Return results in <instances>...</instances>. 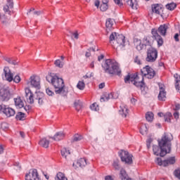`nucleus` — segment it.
Instances as JSON below:
<instances>
[{"instance_id":"43","label":"nucleus","mask_w":180,"mask_h":180,"mask_svg":"<svg viewBox=\"0 0 180 180\" xmlns=\"http://www.w3.org/2000/svg\"><path fill=\"white\" fill-rule=\"evenodd\" d=\"M166 8L168 11H174L176 8V4L175 3H170L166 5Z\"/></svg>"},{"instance_id":"7","label":"nucleus","mask_w":180,"mask_h":180,"mask_svg":"<svg viewBox=\"0 0 180 180\" xmlns=\"http://www.w3.org/2000/svg\"><path fill=\"white\" fill-rule=\"evenodd\" d=\"M11 89L9 86L4 85L3 86H0V101L1 102H8L11 99Z\"/></svg>"},{"instance_id":"20","label":"nucleus","mask_w":180,"mask_h":180,"mask_svg":"<svg viewBox=\"0 0 180 180\" xmlns=\"http://www.w3.org/2000/svg\"><path fill=\"white\" fill-rule=\"evenodd\" d=\"M167 30H168V25L164 24L158 27L157 33H160L162 36H165L167 34Z\"/></svg>"},{"instance_id":"25","label":"nucleus","mask_w":180,"mask_h":180,"mask_svg":"<svg viewBox=\"0 0 180 180\" xmlns=\"http://www.w3.org/2000/svg\"><path fill=\"white\" fill-rule=\"evenodd\" d=\"M4 60L11 65H18L19 64V61L15 59V58L4 57Z\"/></svg>"},{"instance_id":"53","label":"nucleus","mask_w":180,"mask_h":180,"mask_svg":"<svg viewBox=\"0 0 180 180\" xmlns=\"http://www.w3.org/2000/svg\"><path fill=\"white\" fill-rule=\"evenodd\" d=\"M46 93L47 94V95H49V96H53V95H54V92L51 91V89H50L49 88H47L46 89Z\"/></svg>"},{"instance_id":"42","label":"nucleus","mask_w":180,"mask_h":180,"mask_svg":"<svg viewBox=\"0 0 180 180\" xmlns=\"http://www.w3.org/2000/svg\"><path fill=\"white\" fill-rule=\"evenodd\" d=\"M54 65L58 68H63V67H64V63L60 59H57L56 60H55Z\"/></svg>"},{"instance_id":"51","label":"nucleus","mask_w":180,"mask_h":180,"mask_svg":"<svg viewBox=\"0 0 180 180\" xmlns=\"http://www.w3.org/2000/svg\"><path fill=\"white\" fill-rule=\"evenodd\" d=\"M13 81H14V82H15V84H19V82H20L21 79H20V76L19 75H16L15 76V77H13Z\"/></svg>"},{"instance_id":"2","label":"nucleus","mask_w":180,"mask_h":180,"mask_svg":"<svg viewBox=\"0 0 180 180\" xmlns=\"http://www.w3.org/2000/svg\"><path fill=\"white\" fill-rule=\"evenodd\" d=\"M46 81L51 82L55 89V93L62 96L67 95V90H65V85L64 84V80L62 78H59L58 76H53L51 73L46 77Z\"/></svg>"},{"instance_id":"40","label":"nucleus","mask_w":180,"mask_h":180,"mask_svg":"<svg viewBox=\"0 0 180 180\" xmlns=\"http://www.w3.org/2000/svg\"><path fill=\"white\" fill-rule=\"evenodd\" d=\"M146 119L148 122H151L154 119V114L152 112H148L146 115Z\"/></svg>"},{"instance_id":"44","label":"nucleus","mask_w":180,"mask_h":180,"mask_svg":"<svg viewBox=\"0 0 180 180\" xmlns=\"http://www.w3.org/2000/svg\"><path fill=\"white\" fill-rule=\"evenodd\" d=\"M171 117H172V114L171 112H167L164 115L165 122H171Z\"/></svg>"},{"instance_id":"49","label":"nucleus","mask_w":180,"mask_h":180,"mask_svg":"<svg viewBox=\"0 0 180 180\" xmlns=\"http://www.w3.org/2000/svg\"><path fill=\"white\" fill-rule=\"evenodd\" d=\"M1 129L2 130H8V129H9V125L6 122H2L1 126Z\"/></svg>"},{"instance_id":"52","label":"nucleus","mask_w":180,"mask_h":180,"mask_svg":"<svg viewBox=\"0 0 180 180\" xmlns=\"http://www.w3.org/2000/svg\"><path fill=\"white\" fill-rule=\"evenodd\" d=\"M91 51H95V49L94 48H90L87 50V51L86 52V57H91Z\"/></svg>"},{"instance_id":"31","label":"nucleus","mask_w":180,"mask_h":180,"mask_svg":"<svg viewBox=\"0 0 180 180\" xmlns=\"http://www.w3.org/2000/svg\"><path fill=\"white\" fill-rule=\"evenodd\" d=\"M127 4L131 6L132 9H137V0H127Z\"/></svg>"},{"instance_id":"63","label":"nucleus","mask_w":180,"mask_h":180,"mask_svg":"<svg viewBox=\"0 0 180 180\" xmlns=\"http://www.w3.org/2000/svg\"><path fill=\"white\" fill-rule=\"evenodd\" d=\"M73 36L75 37V39H78V37H79L78 32L73 33Z\"/></svg>"},{"instance_id":"13","label":"nucleus","mask_w":180,"mask_h":180,"mask_svg":"<svg viewBox=\"0 0 180 180\" xmlns=\"http://www.w3.org/2000/svg\"><path fill=\"white\" fill-rule=\"evenodd\" d=\"M25 96L27 99V102L30 103V105H33L34 103V94L32 92V90L29 87L25 89Z\"/></svg>"},{"instance_id":"4","label":"nucleus","mask_w":180,"mask_h":180,"mask_svg":"<svg viewBox=\"0 0 180 180\" xmlns=\"http://www.w3.org/2000/svg\"><path fill=\"white\" fill-rule=\"evenodd\" d=\"M103 68H104L105 72L110 74V75H118V77L122 75V70H120V68H119L117 63L115 60L107 59Z\"/></svg>"},{"instance_id":"28","label":"nucleus","mask_w":180,"mask_h":180,"mask_svg":"<svg viewBox=\"0 0 180 180\" xmlns=\"http://www.w3.org/2000/svg\"><path fill=\"white\" fill-rule=\"evenodd\" d=\"M77 165L80 167V168H84V167H86V158H80L77 162Z\"/></svg>"},{"instance_id":"36","label":"nucleus","mask_w":180,"mask_h":180,"mask_svg":"<svg viewBox=\"0 0 180 180\" xmlns=\"http://www.w3.org/2000/svg\"><path fill=\"white\" fill-rule=\"evenodd\" d=\"M77 88L80 91H84V89H85V82H84V80L78 82Z\"/></svg>"},{"instance_id":"32","label":"nucleus","mask_w":180,"mask_h":180,"mask_svg":"<svg viewBox=\"0 0 180 180\" xmlns=\"http://www.w3.org/2000/svg\"><path fill=\"white\" fill-rule=\"evenodd\" d=\"M120 178L122 180H127L129 178V176L127 175V173L126 172V170H124V169H121Z\"/></svg>"},{"instance_id":"60","label":"nucleus","mask_w":180,"mask_h":180,"mask_svg":"<svg viewBox=\"0 0 180 180\" xmlns=\"http://www.w3.org/2000/svg\"><path fill=\"white\" fill-rule=\"evenodd\" d=\"M174 40L175 41H179V34H175Z\"/></svg>"},{"instance_id":"3","label":"nucleus","mask_w":180,"mask_h":180,"mask_svg":"<svg viewBox=\"0 0 180 180\" xmlns=\"http://www.w3.org/2000/svg\"><path fill=\"white\" fill-rule=\"evenodd\" d=\"M174 140V136L171 134L165 133L161 139L158 140V146L162 148V155H167L171 153L172 143L171 141Z\"/></svg>"},{"instance_id":"48","label":"nucleus","mask_w":180,"mask_h":180,"mask_svg":"<svg viewBox=\"0 0 180 180\" xmlns=\"http://www.w3.org/2000/svg\"><path fill=\"white\" fill-rule=\"evenodd\" d=\"M81 105H82L81 101H75V106L76 108V110L78 111L81 109Z\"/></svg>"},{"instance_id":"50","label":"nucleus","mask_w":180,"mask_h":180,"mask_svg":"<svg viewBox=\"0 0 180 180\" xmlns=\"http://www.w3.org/2000/svg\"><path fill=\"white\" fill-rule=\"evenodd\" d=\"M156 163L158 164V165H160V167H164V160L162 161V159H161V158H157Z\"/></svg>"},{"instance_id":"11","label":"nucleus","mask_w":180,"mask_h":180,"mask_svg":"<svg viewBox=\"0 0 180 180\" xmlns=\"http://www.w3.org/2000/svg\"><path fill=\"white\" fill-rule=\"evenodd\" d=\"M30 84L32 88L40 89V77L32 75L30 77Z\"/></svg>"},{"instance_id":"59","label":"nucleus","mask_w":180,"mask_h":180,"mask_svg":"<svg viewBox=\"0 0 180 180\" xmlns=\"http://www.w3.org/2000/svg\"><path fill=\"white\" fill-rule=\"evenodd\" d=\"M41 13H43V11H41L34 12V15H36L37 16H40Z\"/></svg>"},{"instance_id":"10","label":"nucleus","mask_w":180,"mask_h":180,"mask_svg":"<svg viewBox=\"0 0 180 180\" xmlns=\"http://www.w3.org/2000/svg\"><path fill=\"white\" fill-rule=\"evenodd\" d=\"M0 113H4L7 117H12L15 116L16 112L8 105H0Z\"/></svg>"},{"instance_id":"24","label":"nucleus","mask_w":180,"mask_h":180,"mask_svg":"<svg viewBox=\"0 0 180 180\" xmlns=\"http://www.w3.org/2000/svg\"><path fill=\"white\" fill-rule=\"evenodd\" d=\"M153 151L155 155H160V157H165V155H162L161 153H162V148L158 146H153Z\"/></svg>"},{"instance_id":"1","label":"nucleus","mask_w":180,"mask_h":180,"mask_svg":"<svg viewBox=\"0 0 180 180\" xmlns=\"http://www.w3.org/2000/svg\"><path fill=\"white\" fill-rule=\"evenodd\" d=\"M141 75L135 73L134 75H128L124 78L125 84L127 82L133 84L136 88H139L141 91H144L146 83H144V77L148 79H153L155 77V71L149 65H146L141 70Z\"/></svg>"},{"instance_id":"12","label":"nucleus","mask_w":180,"mask_h":180,"mask_svg":"<svg viewBox=\"0 0 180 180\" xmlns=\"http://www.w3.org/2000/svg\"><path fill=\"white\" fill-rule=\"evenodd\" d=\"M25 180H41L37 169H33L30 170L29 174L25 175Z\"/></svg>"},{"instance_id":"34","label":"nucleus","mask_w":180,"mask_h":180,"mask_svg":"<svg viewBox=\"0 0 180 180\" xmlns=\"http://www.w3.org/2000/svg\"><path fill=\"white\" fill-rule=\"evenodd\" d=\"M82 139H84V137H82V135L76 134L73 136V138L72 139V143H77V141H81Z\"/></svg>"},{"instance_id":"56","label":"nucleus","mask_w":180,"mask_h":180,"mask_svg":"<svg viewBox=\"0 0 180 180\" xmlns=\"http://www.w3.org/2000/svg\"><path fill=\"white\" fill-rule=\"evenodd\" d=\"M134 63H136V64H138L139 65H141V60H140V58H139V56H136L134 59Z\"/></svg>"},{"instance_id":"64","label":"nucleus","mask_w":180,"mask_h":180,"mask_svg":"<svg viewBox=\"0 0 180 180\" xmlns=\"http://www.w3.org/2000/svg\"><path fill=\"white\" fill-rule=\"evenodd\" d=\"M104 58H105V56L101 55L98 57V61H101V60H103Z\"/></svg>"},{"instance_id":"30","label":"nucleus","mask_w":180,"mask_h":180,"mask_svg":"<svg viewBox=\"0 0 180 180\" xmlns=\"http://www.w3.org/2000/svg\"><path fill=\"white\" fill-rule=\"evenodd\" d=\"M174 78L176 79V91H178V92H179L180 94V76L178 75V74L174 75Z\"/></svg>"},{"instance_id":"37","label":"nucleus","mask_w":180,"mask_h":180,"mask_svg":"<svg viewBox=\"0 0 180 180\" xmlns=\"http://www.w3.org/2000/svg\"><path fill=\"white\" fill-rule=\"evenodd\" d=\"M56 180H68L65 175L61 172H58L55 178Z\"/></svg>"},{"instance_id":"62","label":"nucleus","mask_w":180,"mask_h":180,"mask_svg":"<svg viewBox=\"0 0 180 180\" xmlns=\"http://www.w3.org/2000/svg\"><path fill=\"white\" fill-rule=\"evenodd\" d=\"M101 4L109 5V0H102Z\"/></svg>"},{"instance_id":"9","label":"nucleus","mask_w":180,"mask_h":180,"mask_svg":"<svg viewBox=\"0 0 180 180\" xmlns=\"http://www.w3.org/2000/svg\"><path fill=\"white\" fill-rule=\"evenodd\" d=\"M121 161L130 165L133 164V155L129 153L127 150H122L120 153Z\"/></svg>"},{"instance_id":"23","label":"nucleus","mask_w":180,"mask_h":180,"mask_svg":"<svg viewBox=\"0 0 180 180\" xmlns=\"http://www.w3.org/2000/svg\"><path fill=\"white\" fill-rule=\"evenodd\" d=\"M14 102L16 108H18V109H22V108L25 107V103L22 100V98L19 96L14 98Z\"/></svg>"},{"instance_id":"33","label":"nucleus","mask_w":180,"mask_h":180,"mask_svg":"<svg viewBox=\"0 0 180 180\" xmlns=\"http://www.w3.org/2000/svg\"><path fill=\"white\" fill-rule=\"evenodd\" d=\"M109 99H113V94H107L104 96V97L101 98V102H105L106 101H109Z\"/></svg>"},{"instance_id":"18","label":"nucleus","mask_w":180,"mask_h":180,"mask_svg":"<svg viewBox=\"0 0 180 180\" xmlns=\"http://www.w3.org/2000/svg\"><path fill=\"white\" fill-rule=\"evenodd\" d=\"M119 112L120 115L123 117H127V115H129V109H127V106L124 104L120 105Z\"/></svg>"},{"instance_id":"6","label":"nucleus","mask_w":180,"mask_h":180,"mask_svg":"<svg viewBox=\"0 0 180 180\" xmlns=\"http://www.w3.org/2000/svg\"><path fill=\"white\" fill-rule=\"evenodd\" d=\"M110 43L112 44V41H115L117 43V46H112L114 49H116V47H124V43H125V37L123 34H117L116 32H112L110 35Z\"/></svg>"},{"instance_id":"14","label":"nucleus","mask_w":180,"mask_h":180,"mask_svg":"<svg viewBox=\"0 0 180 180\" xmlns=\"http://www.w3.org/2000/svg\"><path fill=\"white\" fill-rule=\"evenodd\" d=\"M4 72L6 81H8V82H12V81H13V73L11 72V69H9V67H4Z\"/></svg>"},{"instance_id":"27","label":"nucleus","mask_w":180,"mask_h":180,"mask_svg":"<svg viewBox=\"0 0 180 180\" xmlns=\"http://www.w3.org/2000/svg\"><path fill=\"white\" fill-rule=\"evenodd\" d=\"M134 46H136V49L139 51H141V50H143V44H141V40H140L139 39H134Z\"/></svg>"},{"instance_id":"5","label":"nucleus","mask_w":180,"mask_h":180,"mask_svg":"<svg viewBox=\"0 0 180 180\" xmlns=\"http://www.w3.org/2000/svg\"><path fill=\"white\" fill-rule=\"evenodd\" d=\"M151 34L152 36L148 35L143 38V43L145 46H151V44L154 43V40H156L158 46H161L162 44H164V40L162 39L161 35L157 32V29L153 28L151 30Z\"/></svg>"},{"instance_id":"45","label":"nucleus","mask_w":180,"mask_h":180,"mask_svg":"<svg viewBox=\"0 0 180 180\" xmlns=\"http://www.w3.org/2000/svg\"><path fill=\"white\" fill-rule=\"evenodd\" d=\"M148 130V129H147V126L143 125L140 129V134L143 135L147 134Z\"/></svg>"},{"instance_id":"21","label":"nucleus","mask_w":180,"mask_h":180,"mask_svg":"<svg viewBox=\"0 0 180 180\" xmlns=\"http://www.w3.org/2000/svg\"><path fill=\"white\" fill-rule=\"evenodd\" d=\"M115 23V20H112L111 18H108L106 20L105 26H106V32L109 33L110 30H113V24Z\"/></svg>"},{"instance_id":"26","label":"nucleus","mask_w":180,"mask_h":180,"mask_svg":"<svg viewBox=\"0 0 180 180\" xmlns=\"http://www.w3.org/2000/svg\"><path fill=\"white\" fill-rule=\"evenodd\" d=\"M175 157H170L168 159L164 160V167H168V165H174L176 162Z\"/></svg>"},{"instance_id":"55","label":"nucleus","mask_w":180,"mask_h":180,"mask_svg":"<svg viewBox=\"0 0 180 180\" xmlns=\"http://www.w3.org/2000/svg\"><path fill=\"white\" fill-rule=\"evenodd\" d=\"M115 4H116V5H118V6H123V3L122 2V0H114Z\"/></svg>"},{"instance_id":"38","label":"nucleus","mask_w":180,"mask_h":180,"mask_svg":"<svg viewBox=\"0 0 180 180\" xmlns=\"http://www.w3.org/2000/svg\"><path fill=\"white\" fill-rule=\"evenodd\" d=\"M112 167L115 171H119V169H120V164L119 160H114Z\"/></svg>"},{"instance_id":"8","label":"nucleus","mask_w":180,"mask_h":180,"mask_svg":"<svg viewBox=\"0 0 180 180\" xmlns=\"http://www.w3.org/2000/svg\"><path fill=\"white\" fill-rule=\"evenodd\" d=\"M158 57V51L155 48H149L147 51V57L146 61L148 63H154Z\"/></svg>"},{"instance_id":"58","label":"nucleus","mask_w":180,"mask_h":180,"mask_svg":"<svg viewBox=\"0 0 180 180\" xmlns=\"http://www.w3.org/2000/svg\"><path fill=\"white\" fill-rule=\"evenodd\" d=\"M180 109V104L179 103H175V108H174V110L177 112V110H179Z\"/></svg>"},{"instance_id":"22","label":"nucleus","mask_w":180,"mask_h":180,"mask_svg":"<svg viewBox=\"0 0 180 180\" xmlns=\"http://www.w3.org/2000/svg\"><path fill=\"white\" fill-rule=\"evenodd\" d=\"M162 11V6L161 4H153L152 5V12L156 13V15H160Z\"/></svg>"},{"instance_id":"61","label":"nucleus","mask_w":180,"mask_h":180,"mask_svg":"<svg viewBox=\"0 0 180 180\" xmlns=\"http://www.w3.org/2000/svg\"><path fill=\"white\" fill-rule=\"evenodd\" d=\"M98 88H99V89H103V88H105V83H101L98 85Z\"/></svg>"},{"instance_id":"39","label":"nucleus","mask_w":180,"mask_h":180,"mask_svg":"<svg viewBox=\"0 0 180 180\" xmlns=\"http://www.w3.org/2000/svg\"><path fill=\"white\" fill-rule=\"evenodd\" d=\"M70 154H71V152H70V150H68L65 148H63L61 150V155H62V157H64V158H67V155H70Z\"/></svg>"},{"instance_id":"41","label":"nucleus","mask_w":180,"mask_h":180,"mask_svg":"<svg viewBox=\"0 0 180 180\" xmlns=\"http://www.w3.org/2000/svg\"><path fill=\"white\" fill-rule=\"evenodd\" d=\"M25 114L22 112H18L15 116V119H17V120H25Z\"/></svg>"},{"instance_id":"46","label":"nucleus","mask_w":180,"mask_h":180,"mask_svg":"<svg viewBox=\"0 0 180 180\" xmlns=\"http://www.w3.org/2000/svg\"><path fill=\"white\" fill-rule=\"evenodd\" d=\"M100 9L101 12H106V11L109 9V4H101L100 6Z\"/></svg>"},{"instance_id":"15","label":"nucleus","mask_w":180,"mask_h":180,"mask_svg":"<svg viewBox=\"0 0 180 180\" xmlns=\"http://www.w3.org/2000/svg\"><path fill=\"white\" fill-rule=\"evenodd\" d=\"M35 99L38 101L39 105H44V102H46V97L44 96V94L41 91H38L35 93Z\"/></svg>"},{"instance_id":"47","label":"nucleus","mask_w":180,"mask_h":180,"mask_svg":"<svg viewBox=\"0 0 180 180\" xmlns=\"http://www.w3.org/2000/svg\"><path fill=\"white\" fill-rule=\"evenodd\" d=\"M90 108L91 109V110H94L95 112L99 110V106H98V104H96V103H94L91 105H90Z\"/></svg>"},{"instance_id":"17","label":"nucleus","mask_w":180,"mask_h":180,"mask_svg":"<svg viewBox=\"0 0 180 180\" xmlns=\"http://www.w3.org/2000/svg\"><path fill=\"white\" fill-rule=\"evenodd\" d=\"M13 8V0H7V4L4 6L3 10L5 13H8L11 15V11L9 9H12Z\"/></svg>"},{"instance_id":"54","label":"nucleus","mask_w":180,"mask_h":180,"mask_svg":"<svg viewBox=\"0 0 180 180\" xmlns=\"http://www.w3.org/2000/svg\"><path fill=\"white\" fill-rule=\"evenodd\" d=\"M174 174V176H176V178H178V179H180V170L179 169L175 170Z\"/></svg>"},{"instance_id":"16","label":"nucleus","mask_w":180,"mask_h":180,"mask_svg":"<svg viewBox=\"0 0 180 180\" xmlns=\"http://www.w3.org/2000/svg\"><path fill=\"white\" fill-rule=\"evenodd\" d=\"M160 88V93L158 94V99L159 101H165L167 99V92L165 91V89L162 84L159 86Z\"/></svg>"},{"instance_id":"19","label":"nucleus","mask_w":180,"mask_h":180,"mask_svg":"<svg viewBox=\"0 0 180 180\" xmlns=\"http://www.w3.org/2000/svg\"><path fill=\"white\" fill-rule=\"evenodd\" d=\"M64 137H65V134L63 131L57 132L53 137H50V139H52V140H54L55 141H60V140L64 139Z\"/></svg>"},{"instance_id":"35","label":"nucleus","mask_w":180,"mask_h":180,"mask_svg":"<svg viewBox=\"0 0 180 180\" xmlns=\"http://www.w3.org/2000/svg\"><path fill=\"white\" fill-rule=\"evenodd\" d=\"M0 20H1V23L3 25H4L5 26H6L7 25L9 24V19L6 18L5 15H1V13H0Z\"/></svg>"},{"instance_id":"57","label":"nucleus","mask_w":180,"mask_h":180,"mask_svg":"<svg viewBox=\"0 0 180 180\" xmlns=\"http://www.w3.org/2000/svg\"><path fill=\"white\" fill-rule=\"evenodd\" d=\"M173 116L174 119H179V112L178 111H176L174 114Z\"/></svg>"},{"instance_id":"29","label":"nucleus","mask_w":180,"mask_h":180,"mask_svg":"<svg viewBox=\"0 0 180 180\" xmlns=\"http://www.w3.org/2000/svg\"><path fill=\"white\" fill-rule=\"evenodd\" d=\"M49 144H50V141L46 139V138L42 139L39 141V146H41V147H44V148H49Z\"/></svg>"}]
</instances>
